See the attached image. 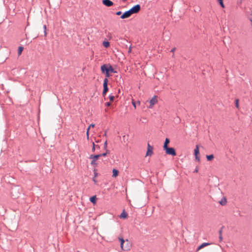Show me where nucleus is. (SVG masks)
I'll list each match as a JSON object with an SVG mask.
<instances>
[{"instance_id": "f8f14e48", "label": "nucleus", "mask_w": 252, "mask_h": 252, "mask_svg": "<svg viewBox=\"0 0 252 252\" xmlns=\"http://www.w3.org/2000/svg\"><path fill=\"white\" fill-rule=\"evenodd\" d=\"M112 172H113L112 176L114 177H116L118 176V173H119L118 170L116 169H113L112 170Z\"/></svg>"}, {"instance_id": "58836bf2", "label": "nucleus", "mask_w": 252, "mask_h": 252, "mask_svg": "<svg viewBox=\"0 0 252 252\" xmlns=\"http://www.w3.org/2000/svg\"><path fill=\"white\" fill-rule=\"evenodd\" d=\"M137 104H138V105H140V101H137Z\"/></svg>"}, {"instance_id": "2f4dec72", "label": "nucleus", "mask_w": 252, "mask_h": 252, "mask_svg": "<svg viewBox=\"0 0 252 252\" xmlns=\"http://www.w3.org/2000/svg\"><path fill=\"white\" fill-rule=\"evenodd\" d=\"M99 155H100V157L101 156H103V157H105L107 155V153H104L102 154H98Z\"/></svg>"}, {"instance_id": "cd10ccee", "label": "nucleus", "mask_w": 252, "mask_h": 252, "mask_svg": "<svg viewBox=\"0 0 252 252\" xmlns=\"http://www.w3.org/2000/svg\"><path fill=\"white\" fill-rule=\"evenodd\" d=\"M236 102H235V105H236V107L237 108H239V100L238 99H236L235 100Z\"/></svg>"}, {"instance_id": "c85d7f7f", "label": "nucleus", "mask_w": 252, "mask_h": 252, "mask_svg": "<svg viewBox=\"0 0 252 252\" xmlns=\"http://www.w3.org/2000/svg\"><path fill=\"white\" fill-rule=\"evenodd\" d=\"M95 145L94 144V143L93 142V148H92V151L93 152H94L95 151Z\"/></svg>"}, {"instance_id": "c756f323", "label": "nucleus", "mask_w": 252, "mask_h": 252, "mask_svg": "<svg viewBox=\"0 0 252 252\" xmlns=\"http://www.w3.org/2000/svg\"><path fill=\"white\" fill-rule=\"evenodd\" d=\"M132 105L134 106L135 108L136 107V103L134 100H132Z\"/></svg>"}, {"instance_id": "1a4fd4ad", "label": "nucleus", "mask_w": 252, "mask_h": 252, "mask_svg": "<svg viewBox=\"0 0 252 252\" xmlns=\"http://www.w3.org/2000/svg\"><path fill=\"white\" fill-rule=\"evenodd\" d=\"M210 245V243H202L201 245H200V246L198 247V248H197V251H199V250H200V249H202L203 248H204V247H206V246H209V245Z\"/></svg>"}, {"instance_id": "e433bc0d", "label": "nucleus", "mask_w": 252, "mask_h": 252, "mask_svg": "<svg viewBox=\"0 0 252 252\" xmlns=\"http://www.w3.org/2000/svg\"><path fill=\"white\" fill-rule=\"evenodd\" d=\"M95 148L99 149V146L98 145H95Z\"/></svg>"}, {"instance_id": "20e7f679", "label": "nucleus", "mask_w": 252, "mask_h": 252, "mask_svg": "<svg viewBox=\"0 0 252 252\" xmlns=\"http://www.w3.org/2000/svg\"><path fill=\"white\" fill-rule=\"evenodd\" d=\"M108 82V79L105 78L104 79L103 84V92H102V95H103V96L105 95L107 92L108 91V86H107Z\"/></svg>"}, {"instance_id": "aec40b11", "label": "nucleus", "mask_w": 252, "mask_h": 252, "mask_svg": "<svg viewBox=\"0 0 252 252\" xmlns=\"http://www.w3.org/2000/svg\"><path fill=\"white\" fill-rule=\"evenodd\" d=\"M206 158L208 161H210L214 158V156L213 155H207Z\"/></svg>"}, {"instance_id": "a878e982", "label": "nucleus", "mask_w": 252, "mask_h": 252, "mask_svg": "<svg viewBox=\"0 0 252 252\" xmlns=\"http://www.w3.org/2000/svg\"><path fill=\"white\" fill-rule=\"evenodd\" d=\"M153 148L149 144H148L147 150H153Z\"/></svg>"}, {"instance_id": "a19ab883", "label": "nucleus", "mask_w": 252, "mask_h": 252, "mask_svg": "<svg viewBox=\"0 0 252 252\" xmlns=\"http://www.w3.org/2000/svg\"><path fill=\"white\" fill-rule=\"evenodd\" d=\"M198 171L197 169H195V172H197Z\"/></svg>"}, {"instance_id": "9b49d317", "label": "nucleus", "mask_w": 252, "mask_h": 252, "mask_svg": "<svg viewBox=\"0 0 252 252\" xmlns=\"http://www.w3.org/2000/svg\"><path fill=\"white\" fill-rule=\"evenodd\" d=\"M119 240L121 242V249L124 248V244L125 243L126 241L123 238H119Z\"/></svg>"}, {"instance_id": "9d476101", "label": "nucleus", "mask_w": 252, "mask_h": 252, "mask_svg": "<svg viewBox=\"0 0 252 252\" xmlns=\"http://www.w3.org/2000/svg\"><path fill=\"white\" fill-rule=\"evenodd\" d=\"M169 142H170L169 139L166 138L164 141V145H163V149L168 147L167 145L169 143Z\"/></svg>"}, {"instance_id": "b1692460", "label": "nucleus", "mask_w": 252, "mask_h": 252, "mask_svg": "<svg viewBox=\"0 0 252 252\" xmlns=\"http://www.w3.org/2000/svg\"><path fill=\"white\" fill-rule=\"evenodd\" d=\"M219 233H220L219 239H220V241H221L222 240V231L220 230Z\"/></svg>"}, {"instance_id": "0eeeda50", "label": "nucleus", "mask_w": 252, "mask_h": 252, "mask_svg": "<svg viewBox=\"0 0 252 252\" xmlns=\"http://www.w3.org/2000/svg\"><path fill=\"white\" fill-rule=\"evenodd\" d=\"M157 102V96L154 95L152 99L150 100V105L149 106V108H152L153 106Z\"/></svg>"}, {"instance_id": "ddd939ff", "label": "nucleus", "mask_w": 252, "mask_h": 252, "mask_svg": "<svg viewBox=\"0 0 252 252\" xmlns=\"http://www.w3.org/2000/svg\"><path fill=\"white\" fill-rule=\"evenodd\" d=\"M199 146L196 145V147L194 149V155L195 156L199 154Z\"/></svg>"}, {"instance_id": "a211bd4d", "label": "nucleus", "mask_w": 252, "mask_h": 252, "mask_svg": "<svg viewBox=\"0 0 252 252\" xmlns=\"http://www.w3.org/2000/svg\"><path fill=\"white\" fill-rule=\"evenodd\" d=\"M153 153V150H147L146 156H151Z\"/></svg>"}, {"instance_id": "7ed1b4c3", "label": "nucleus", "mask_w": 252, "mask_h": 252, "mask_svg": "<svg viewBox=\"0 0 252 252\" xmlns=\"http://www.w3.org/2000/svg\"><path fill=\"white\" fill-rule=\"evenodd\" d=\"M165 151V153L166 154L169 155H171L172 156H175L176 155V153L175 149L173 148L167 147L165 149H164Z\"/></svg>"}, {"instance_id": "f3484780", "label": "nucleus", "mask_w": 252, "mask_h": 252, "mask_svg": "<svg viewBox=\"0 0 252 252\" xmlns=\"http://www.w3.org/2000/svg\"><path fill=\"white\" fill-rule=\"evenodd\" d=\"M226 199L225 198H223L220 202V203L222 205H224L226 203Z\"/></svg>"}, {"instance_id": "4be33fe9", "label": "nucleus", "mask_w": 252, "mask_h": 252, "mask_svg": "<svg viewBox=\"0 0 252 252\" xmlns=\"http://www.w3.org/2000/svg\"><path fill=\"white\" fill-rule=\"evenodd\" d=\"M218 2H219L220 4L221 5V6L222 8L224 7V4L223 3V0H218Z\"/></svg>"}, {"instance_id": "dca6fc26", "label": "nucleus", "mask_w": 252, "mask_h": 252, "mask_svg": "<svg viewBox=\"0 0 252 252\" xmlns=\"http://www.w3.org/2000/svg\"><path fill=\"white\" fill-rule=\"evenodd\" d=\"M127 214L125 211H123V212L121 214L120 218H126L127 217Z\"/></svg>"}, {"instance_id": "4468645a", "label": "nucleus", "mask_w": 252, "mask_h": 252, "mask_svg": "<svg viewBox=\"0 0 252 252\" xmlns=\"http://www.w3.org/2000/svg\"><path fill=\"white\" fill-rule=\"evenodd\" d=\"M24 48L22 46H19L18 50V55H20L23 51Z\"/></svg>"}, {"instance_id": "5701e85b", "label": "nucleus", "mask_w": 252, "mask_h": 252, "mask_svg": "<svg viewBox=\"0 0 252 252\" xmlns=\"http://www.w3.org/2000/svg\"><path fill=\"white\" fill-rule=\"evenodd\" d=\"M109 98L110 101H113L114 100L115 96L114 95H112V94H110L109 95Z\"/></svg>"}, {"instance_id": "72a5a7b5", "label": "nucleus", "mask_w": 252, "mask_h": 252, "mask_svg": "<svg viewBox=\"0 0 252 252\" xmlns=\"http://www.w3.org/2000/svg\"><path fill=\"white\" fill-rule=\"evenodd\" d=\"M106 104V105L107 106H110V105H111V103H110V102H106V104Z\"/></svg>"}, {"instance_id": "4c0bfd02", "label": "nucleus", "mask_w": 252, "mask_h": 252, "mask_svg": "<svg viewBox=\"0 0 252 252\" xmlns=\"http://www.w3.org/2000/svg\"><path fill=\"white\" fill-rule=\"evenodd\" d=\"M105 153H107V155L109 153V151L106 149Z\"/></svg>"}, {"instance_id": "39448f33", "label": "nucleus", "mask_w": 252, "mask_h": 252, "mask_svg": "<svg viewBox=\"0 0 252 252\" xmlns=\"http://www.w3.org/2000/svg\"><path fill=\"white\" fill-rule=\"evenodd\" d=\"M100 155H91L90 156V158H91L93 160L91 161V164L92 165H95V164H96V161L98 159V158H100Z\"/></svg>"}, {"instance_id": "7c9ffc66", "label": "nucleus", "mask_w": 252, "mask_h": 252, "mask_svg": "<svg viewBox=\"0 0 252 252\" xmlns=\"http://www.w3.org/2000/svg\"><path fill=\"white\" fill-rule=\"evenodd\" d=\"M107 147V141H105L104 143V148L105 149H106Z\"/></svg>"}, {"instance_id": "79ce46f5", "label": "nucleus", "mask_w": 252, "mask_h": 252, "mask_svg": "<svg viewBox=\"0 0 252 252\" xmlns=\"http://www.w3.org/2000/svg\"><path fill=\"white\" fill-rule=\"evenodd\" d=\"M93 180L95 183L96 182V180L94 179Z\"/></svg>"}, {"instance_id": "473e14b6", "label": "nucleus", "mask_w": 252, "mask_h": 252, "mask_svg": "<svg viewBox=\"0 0 252 252\" xmlns=\"http://www.w3.org/2000/svg\"><path fill=\"white\" fill-rule=\"evenodd\" d=\"M121 14H122V12L121 11H118L116 13V14L117 15H121Z\"/></svg>"}, {"instance_id": "2eb2a0df", "label": "nucleus", "mask_w": 252, "mask_h": 252, "mask_svg": "<svg viewBox=\"0 0 252 252\" xmlns=\"http://www.w3.org/2000/svg\"><path fill=\"white\" fill-rule=\"evenodd\" d=\"M90 201L93 204H95L96 203V197L95 196H93L90 198Z\"/></svg>"}, {"instance_id": "f03ea898", "label": "nucleus", "mask_w": 252, "mask_h": 252, "mask_svg": "<svg viewBox=\"0 0 252 252\" xmlns=\"http://www.w3.org/2000/svg\"><path fill=\"white\" fill-rule=\"evenodd\" d=\"M101 70L102 73H104L105 71H107L113 73H116V72L114 70L112 66L109 64H104L101 66Z\"/></svg>"}, {"instance_id": "393cba45", "label": "nucleus", "mask_w": 252, "mask_h": 252, "mask_svg": "<svg viewBox=\"0 0 252 252\" xmlns=\"http://www.w3.org/2000/svg\"><path fill=\"white\" fill-rule=\"evenodd\" d=\"M104 73L105 74V76H106L105 78L108 79V78H109L110 76V74H109V72H108V70H107V71H105Z\"/></svg>"}, {"instance_id": "6ab92c4d", "label": "nucleus", "mask_w": 252, "mask_h": 252, "mask_svg": "<svg viewBox=\"0 0 252 252\" xmlns=\"http://www.w3.org/2000/svg\"><path fill=\"white\" fill-rule=\"evenodd\" d=\"M103 45L106 47V48H108L109 46H110V43L108 41H104L103 42Z\"/></svg>"}, {"instance_id": "f257e3e1", "label": "nucleus", "mask_w": 252, "mask_h": 252, "mask_svg": "<svg viewBox=\"0 0 252 252\" xmlns=\"http://www.w3.org/2000/svg\"><path fill=\"white\" fill-rule=\"evenodd\" d=\"M141 8L139 4H136L129 10L125 12L121 16V19H126L129 17L132 14L138 13Z\"/></svg>"}, {"instance_id": "412c9836", "label": "nucleus", "mask_w": 252, "mask_h": 252, "mask_svg": "<svg viewBox=\"0 0 252 252\" xmlns=\"http://www.w3.org/2000/svg\"><path fill=\"white\" fill-rule=\"evenodd\" d=\"M94 125L93 124H91L89 126V127L87 129V135L88 137L89 136V131L90 128L91 127H94Z\"/></svg>"}, {"instance_id": "6e6552de", "label": "nucleus", "mask_w": 252, "mask_h": 252, "mask_svg": "<svg viewBox=\"0 0 252 252\" xmlns=\"http://www.w3.org/2000/svg\"><path fill=\"white\" fill-rule=\"evenodd\" d=\"M102 3L108 7L111 6L113 5V2L110 0H102Z\"/></svg>"}, {"instance_id": "423d86ee", "label": "nucleus", "mask_w": 252, "mask_h": 252, "mask_svg": "<svg viewBox=\"0 0 252 252\" xmlns=\"http://www.w3.org/2000/svg\"><path fill=\"white\" fill-rule=\"evenodd\" d=\"M131 246V244L128 241V240L127 239H126L125 242V243L124 244V248L122 249L123 251H127L130 249Z\"/></svg>"}, {"instance_id": "f704fd0d", "label": "nucleus", "mask_w": 252, "mask_h": 252, "mask_svg": "<svg viewBox=\"0 0 252 252\" xmlns=\"http://www.w3.org/2000/svg\"><path fill=\"white\" fill-rule=\"evenodd\" d=\"M176 50V48L175 47H174L173 48H172L171 50V52H172V53H174L175 52V51Z\"/></svg>"}, {"instance_id": "ea45409f", "label": "nucleus", "mask_w": 252, "mask_h": 252, "mask_svg": "<svg viewBox=\"0 0 252 252\" xmlns=\"http://www.w3.org/2000/svg\"><path fill=\"white\" fill-rule=\"evenodd\" d=\"M128 52H131V47H129Z\"/></svg>"}, {"instance_id": "bb28decb", "label": "nucleus", "mask_w": 252, "mask_h": 252, "mask_svg": "<svg viewBox=\"0 0 252 252\" xmlns=\"http://www.w3.org/2000/svg\"><path fill=\"white\" fill-rule=\"evenodd\" d=\"M43 28H44V36H46L47 32H46V25H44Z\"/></svg>"}, {"instance_id": "c9c22d12", "label": "nucleus", "mask_w": 252, "mask_h": 252, "mask_svg": "<svg viewBox=\"0 0 252 252\" xmlns=\"http://www.w3.org/2000/svg\"><path fill=\"white\" fill-rule=\"evenodd\" d=\"M195 156V159H196L197 161H199V160H200V159H199V157L197 156V155Z\"/></svg>"}]
</instances>
